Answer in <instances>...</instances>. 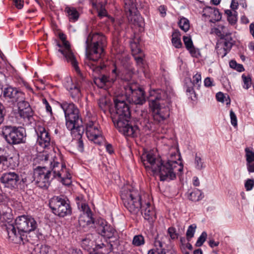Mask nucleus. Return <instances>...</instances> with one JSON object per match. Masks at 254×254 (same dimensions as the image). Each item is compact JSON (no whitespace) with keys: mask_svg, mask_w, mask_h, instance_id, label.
Instances as JSON below:
<instances>
[{"mask_svg":"<svg viewBox=\"0 0 254 254\" xmlns=\"http://www.w3.org/2000/svg\"><path fill=\"white\" fill-rule=\"evenodd\" d=\"M180 159V154L176 152L170 154L166 162L150 152L143 154L141 157V161L146 171L153 176H159L161 181L173 180L176 178V171H183L181 163L179 164L177 161Z\"/></svg>","mask_w":254,"mask_h":254,"instance_id":"f257e3e1","label":"nucleus"},{"mask_svg":"<svg viewBox=\"0 0 254 254\" xmlns=\"http://www.w3.org/2000/svg\"><path fill=\"white\" fill-rule=\"evenodd\" d=\"M173 96L174 93L170 88L166 91L157 89L150 92L149 105L156 123H162L169 117L170 106Z\"/></svg>","mask_w":254,"mask_h":254,"instance_id":"f03ea898","label":"nucleus"},{"mask_svg":"<svg viewBox=\"0 0 254 254\" xmlns=\"http://www.w3.org/2000/svg\"><path fill=\"white\" fill-rule=\"evenodd\" d=\"M114 104L115 113L112 116V121L115 126L124 135L135 136L136 128L130 124V111L128 104L120 96L115 98Z\"/></svg>","mask_w":254,"mask_h":254,"instance_id":"7ed1b4c3","label":"nucleus"},{"mask_svg":"<svg viewBox=\"0 0 254 254\" xmlns=\"http://www.w3.org/2000/svg\"><path fill=\"white\" fill-rule=\"evenodd\" d=\"M4 226L9 238L20 242L26 240L27 234L36 229L38 224L32 216L22 215L15 219L14 224L7 223Z\"/></svg>","mask_w":254,"mask_h":254,"instance_id":"20e7f679","label":"nucleus"},{"mask_svg":"<svg viewBox=\"0 0 254 254\" xmlns=\"http://www.w3.org/2000/svg\"><path fill=\"white\" fill-rule=\"evenodd\" d=\"M64 112L66 120V126L71 132H77L79 134L84 133L85 127L79 115L77 107L72 102L63 101L60 103Z\"/></svg>","mask_w":254,"mask_h":254,"instance_id":"39448f33","label":"nucleus"},{"mask_svg":"<svg viewBox=\"0 0 254 254\" xmlns=\"http://www.w3.org/2000/svg\"><path fill=\"white\" fill-rule=\"evenodd\" d=\"M86 56L84 65L91 69L93 72L98 73L105 65L98 64V61L104 55V48L90 43H86Z\"/></svg>","mask_w":254,"mask_h":254,"instance_id":"423d86ee","label":"nucleus"},{"mask_svg":"<svg viewBox=\"0 0 254 254\" xmlns=\"http://www.w3.org/2000/svg\"><path fill=\"white\" fill-rule=\"evenodd\" d=\"M121 197L124 206L130 213L137 215L140 211L143 202L141 194L137 190L123 189Z\"/></svg>","mask_w":254,"mask_h":254,"instance_id":"0eeeda50","label":"nucleus"},{"mask_svg":"<svg viewBox=\"0 0 254 254\" xmlns=\"http://www.w3.org/2000/svg\"><path fill=\"white\" fill-rule=\"evenodd\" d=\"M49 206L53 213L61 217L71 214V207L69 200L63 195L55 196L49 202Z\"/></svg>","mask_w":254,"mask_h":254,"instance_id":"6e6552de","label":"nucleus"},{"mask_svg":"<svg viewBox=\"0 0 254 254\" xmlns=\"http://www.w3.org/2000/svg\"><path fill=\"white\" fill-rule=\"evenodd\" d=\"M2 134L7 143L16 145L23 143L25 130L22 127L5 126L2 127Z\"/></svg>","mask_w":254,"mask_h":254,"instance_id":"1a4fd4ad","label":"nucleus"},{"mask_svg":"<svg viewBox=\"0 0 254 254\" xmlns=\"http://www.w3.org/2000/svg\"><path fill=\"white\" fill-rule=\"evenodd\" d=\"M126 98L128 101L135 105H141L146 101L144 91L135 83L127 82L124 85Z\"/></svg>","mask_w":254,"mask_h":254,"instance_id":"9d476101","label":"nucleus"},{"mask_svg":"<svg viewBox=\"0 0 254 254\" xmlns=\"http://www.w3.org/2000/svg\"><path fill=\"white\" fill-rule=\"evenodd\" d=\"M34 181L36 185L41 188L47 189L54 178L50 170L46 167L38 166L34 171Z\"/></svg>","mask_w":254,"mask_h":254,"instance_id":"9b49d317","label":"nucleus"},{"mask_svg":"<svg viewBox=\"0 0 254 254\" xmlns=\"http://www.w3.org/2000/svg\"><path fill=\"white\" fill-rule=\"evenodd\" d=\"M95 228L97 233L102 236L108 239L118 238L116 230L105 220L99 219L96 221Z\"/></svg>","mask_w":254,"mask_h":254,"instance_id":"f8f14e48","label":"nucleus"},{"mask_svg":"<svg viewBox=\"0 0 254 254\" xmlns=\"http://www.w3.org/2000/svg\"><path fill=\"white\" fill-rule=\"evenodd\" d=\"M0 182L4 187L11 190L16 189L20 183V177L18 174L14 172H6L0 177Z\"/></svg>","mask_w":254,"mask_h":254,"instance_id":"ddd939ff","label":"nucleus"},{"mask_svg":"<svg viewBox=\"0 0 254 254\" xmlns=\"http://www.w3.org/2000/svg\"><path fill=\"white\" fill-rule=\"evenodd\" d=\"M59 38L62 41L63 44H61L57 42V46L59 48L58 51L61 53L67 61L75 58L71 50L69 42L66 40L65 35L63 33H60Z\"/></svg>","mask_w":254,"mask_h":254,"instance_id":"4468645a","label":"nucleus"},{"mask_svg":"<svg viewBox=\"0 0 254 254\" xmlns=\"http://www.w3.org/2000/svg\"><path fill=\"white\" fill-rule=\"evenodd\" d=\"M37 135L36 143L43 148H46L50 144L51 137L46 128L41 126H38L35 128Z\"/></svg>","mask_w":254,"mask_h":254,"instance_id":"2eb2a0df","label":"nucleus"},{"mask_svg":"<svg viewBox=\"0 0 254 254\" xmlns=\"http://www.w3.org/2000/svg\"><path fill=\"white\" fill-rule=\"evenodd\" d=\"M3 96L5 98L9 99L12 102H16L18 99H22L24 93L17 88L11 86L4 87L2 90Z\"/></svg>","mask_w":254,"mask_h":254,"instance_id":"dca6fc26","label":"nucleus"},{"mask_svg":"<svg viewBox=\"0 0 254 254\" xmlns=\"http://www.w3.org/2000/svg\"><path fill=\"white\" fill-rule=\"evenodd\" d=\"M86 134L89 140L95 141L101 135L99 125L92 121L87 123L86 126Z\"/></svg>","mask_w":254,"mask_h":254,"instance_id":"f3484780","label":"nucleus"},{"mask_svg":"<svg viewBox=\"0 0 254 254\" xmlns=\"http://www.w3.org/2000/svg\"><path fill=\"white\" fill-rule=\"evenodd\" d=\"M67 62L71 63L77 73L76 80L73 84L78 86L82 89H85L86 88L85 85L87 83V80L80 71L75 58Z\"/></svg>","mask_w":254,"mask_h":254,"instance_id":"a211bd4d","label":"nucleus"},{"mask_svg":"<svg viewBox=\"0 0 254 254\" xmlns=\"http://www.w3.org/2000/svg\"><path fill=\"white\" fill-rule=\"evenodd\" d=\"M119 240L116 238V240L110 241L109 242H106V243H101L96 245L95 250H102L100 253L103 254H108L113 251L114 249H117L119 246Z\"/></svg>","mask_w":254,"mask_h":254,"instance_id":"6ab92c4d","label":"nucleus"},{"mask_svg":"<svg viewBox=\"0 0 254 254\" xmlns=\"http://www.w3.org/2000/svg\"><path fill=\"white\" fill-rule=\"evenodd\" d=\"M50 173L53 178H61L63 176L64 171H66L65 164L61 165L60 163L55 160L50 162Z\"/></svg>","mask_w":254,"mask_h":254,"instance_id":"aec40b11","label":"nucleus"},{"mask_svg":"<svg viewBox=\"0 0 254 254\" xmlns=\"http://www.w3.org/2000/svg\"><path fill=\"white\" fill-rule=\"evenodd\" d=\"M12 215L11 214V209L7 206L3 204L0 205V221L3 223L1 227L4 230L5 228L4 224L9 223V220L12 219Z\"/></svg>","mask_w":254,"mask_h":254,"instance_id":"412c9836","label":"nucleus"},{"mask_svg":"<svg viewBox=\"0 0 254 254\" xmlns=\"http://www.w3.org/2000/svg\"><path fill=\"white\" fill-rule=\"evenodd\" d=\"M142 215L145 219L149 221H152L156 218V214L153 207L149 202L142 203V206L140 209Z\"/></svg>","mask_w":254,"mask_h":254,"instance_id":"4be33fe9","label":"nucleus"},{"mask_svg":"<svg viewBox=\"0 0 254 254\" xmlns=\"http://www.w3.org/2000/svg\"><path fill=\"white\" fill-rule=\"evenodd\" d=\"M90 43L104 48L106 44V38L104 35L99 33L90 34L87 37L86 43Z\"/></svg>","mask_w":254,"mask_h":254,"instance_id":"5701e85b","label":"nucleus"},{"mask_svg":"<svg viewBox=\"0 0 254 254\" xmlns=\"http://www.w3.org/2000/svg\"><path fill=\"white\" fill-rule=\"evenodd\" d=\"M18 114L23 120V125L28 126L33 123L35 121L33 118L34 112L32 108H27L25 110L18 112Z\"/></svg>","mask_w":254,"mask_h":254,"instance_id":"b1692460","label":"nucleus"},{"mask_svg":"<svg viewBox=\"0 0 254 254\" xmlns=\"http://www.w3.org/2000/svg\"><path fill=\"white\" fill-rule=\"evenodd\" d=\"M92 214H83L79 218L78 222L80 227L88 229L94 227L96 221L91 217Z\"/></svg>","mask_w":254,"mask_h":254,"instance_id":"393cba45","label":"nucleus"},{"mask_svg":"<svg viewBox=\"0 0 254 254\" xmlns=\"http://www.w3.org/2000/svg\"><path fill=\"white\" fill-rule=\"evenodd\" d=\"M164 244L157 235L154 242V248L149 251L147 254H166L167 250L163 248Z\"/></svg>","mask_w":254,"mask_h":254,"instance_id":"a878e982","label":"nucleus"},{"mask_svg":"<svg viewBox=\"0 0 254 254\" xmlns=\"http://www.w3.org/2000/svg\"><path fill=\"white\" fill-rule=\"evenodd\" d=\"M65 87L69 91L70 96L73 99L79 98L80 97L81 89H82L72 83L71 79L65 83Z\"/></svg>","mask_w":254,"mask_h":254,"instance_id":"bb28decb","label":"nucleus"},{"mask_svg":"<svg viewBox=\"0 0 254 254\" xmlns=\"http://www.w3.org/2000/svg\"><path fill=\"white\" fill-rule=\"evenodd\" d=\"M219 33L220 40L218 42L222 44L224 46L227 47L228 48V49H231L232 46L235 44V41L231 36V33H225L224 32L222 33H221L220 32H219Z\"/></svg>","mask_w":254,"mask_h":254,"instance_id":"cd10ccee","label":"nucleus"},{"mask_svg":"<svg viewBox=\"0 0 254 254\" xmlns=\"http://www.w3.org/2000/svg\"><path fill=\"white\" fill-rule=\"evenodd\" d=\"M125 11L127 16L137 13L138 11L134 0H126L125 2Z\"/></svg>","mask_w":254,"mask_h":254,"instance_id":"c85d7f7f","label":"nucleus"},{"mask_svg":"<svg viewBox=\"0 0 254 254\" xmlns=\"http://www.w3.org/2000/svg\"><path fill=\"white\" fill-rule=\"evenodd\" d=\"M64 11L67 14L69 21L75 22L79 18V14L76 8L73 7L66 6Z\"/></svg>","mask_w":254,"mask_h":254,"instance_id":"c756f323","label":"nucleus"},{"mask_svg":"<svg viewBox=\"0 0 254 254\" xmlns=\"http://www.w3.org/2000/svg\"><path fill=\"white\" fill-rule=\"evenodd\" d=\"M204 197L202 192L198 190H194L192 192L188 193V198L192 201H198L201 200Z\"/></svg>","mask_w":254,"mask_h":254,"instance_id":"7c9ffc66","label":"nucleus"},{"mask_svg":"<svg viewBox=\"0 0 254 254\" xmlns=\"http://www.w3.org/2000/svg\"><path fill=\"white\" fill-rule=\"evenodd\" d=\"M127 16V17L128 20L130 21L134 25H136L139 27L142 26L143 24V19L142 17L138 14V12Z\"/></svg>","mask_w":254,"mask_h":254,"instance_id":"2f4dec72","label":"nucleus"},{"mask_svg":"<svg viewBox=\"0 0 254 254\" xmlns=\"http://www.w3.org/2000/svg\"><path fill=\"white\" fill-rule=\"evenodd\" d=\"M227 47L224 46L222 44L218 42L216 44V50L218 56L222 58H224L231 49H228Z\"/></svg>","mask_w":254,"mask_h":254,"instance_id":"473e14b6","label":"nucleus"},{"mask_svg":"<svg viewBox=\"0 0 254 254\" xmlns=\"http://www.w3.org/2000/svg\"><path fill=\"white\" fill-rule=\"evenodd\" d=\"M90 237L91 236L87 235L85 238L82 239L81 243V247L87 251L90 250L94 246V242Z\"/></svg>","mask_w":254,"mask_h":254,"instance_id":"72a5a7b5","label":"nucleus"},{"mask_svg":"<svg viewBox=\"0 0 254 254\" xmlns=\"http://www.w3.org/2000/svg\"><path fill=\"white\" fill-rule=\"evenodd\" d=\"M181 35L178 31H175L172 34V43L176 48H181L182 43L181 40Z\"/></svg>","mask_w":254,"mask_h":254,"instance_id":"f704fd0d","label":"nucleus"},{"mask_svg":"<svg viewBox=\"0 0 254 254\" xmlns=\"http://www.w3.org/2000/svg\"><path fill=\"white\" fill-rule=\"evenodd\" d=\"M50 248L46 245H37L32 252V254H50Z\"/></svg>","mask_w":254,"mask_h":254,"instance_id":"c9c22d12","label":"nucleus"},{"mask_svg":"<svg viewBox=\"0 0 254 254\" xmlns=\"http://www.w3.org/2000/svg\"><path fill=\"white\" fill-rule=\"evenodd\" d=\"M130 48L131 49L132 54L133 57L143 55L142 50L139 47V44L135 41V40H132V41L130 42Z\"/></svg>","mask_w":254,"mask_h":254,"instance_id":"e433bc0d","label":"nucleus"},{"mask_svg":"<svg viewBox=\"0 0 254 254\" xmlns=\"http://www.w3.org/2000/svg\"><path fill=\"white\" fill-rule=\"evenodd\" d=\"M15 103H17V104L18 109V112L25 110L27 109V108H31L29 102L25 101L24 93L23 94L22 99L21 100H19L18 99L17 100H16Z\"/></svg>","mask_w":254,"mask_h":254,"instance_id":"4c0bfd02","label":"nucleus"},{"mask_svg":"<svg viewBox=\"0 0 254 254\" xmlns=\"http://www.w3.org/2000/svg\"><path fill=\"white\" fill-rule=\"evenodd\" d=\"M227 16V20L231 25L235 24L237 21V12L235 10L227 9L225 11Z\"/></svg>","mask_w":254,"mask_h":254,"instance_id":"58836bf2","label":"nucleus"},{"mask_svg":"<svg viewBox=\"0 0 254 254\" xmlns=\"http://www.w3.org/2000/svg\"><path fill=\"white\" fill-rule=\"evenodd\" d=\"M109 81V77L105 75L101 77H95L94 82L99 87L102 88L107 82Z\"/></svg>","mask_w":254,"mask_h":254,"instance_id":"ea45409f","label":"nucleus"},{"mask_svg":"<svg viewBox=\"0 0 254 254\" xmlns=\"http://www.w3.org/2000/svg\"><path fill=\"white\" fill-rule=\"evenodd\" d=\"M145 243L144 237L142 235H135L132 239V244L135 247H139Z\"/></svg>","mask_w":254,"mask_h":254,"instance_id":"a19ab883","label":"nucleus"},{"mask_svg":"<svg viewBox=\"0 0 254 254\" xmlns=\"http://www.w3.org/2000/svg\"><path fill=\"white\" fill-rule=\"evenodd\" d=\"M73 134L76 133L77 134L75 135V137H76L77 139V146L78 150L81 152H82L84 151V143L83 142V140L82 139V135L83 133H82L81 134H79L78 132H72Z\"/></svg>","mask_w":254,"mask_h":254,"instance_id":"79ce46f5","label":"nucleus"},{"mask_svg":"<svg viewBox=\"0 0 254 254\" xmlns=\"http://www.w3.org/2000/svg\"><path fill=\"white\" fill-rule=\"evenodd\" d=\"M196 228V226L195 224L191 225L189 227L186 233L187 239L188 241H190L194 236Z\"/></svg>","mask_w":254,"mask_h":254,"instance_id":"37998d69","label":"nucleus"},{"mask_svg":"<svg viewBox=\"0 0 254 254\" xmlns=\"http://www.w3.org/2000/svg\"><path fill=\"white\" fill-rule=\"evenodd\" d=\"M179 25L181 29L186 32L188 31L190 28L189 21L185 18H181L179 22Z\"/></svg>","mask_w":254,"mask_h":254,"instance_id":"c03bdc74","label":"nucleus"},{"mask_svg":"<svg viewBox=\"0 0 254 254\" xmlns=\"http://www.w3.org/2000/svg\"><path fill=\"white\" fill-rule=\"evenodd\" d=\"M247 163L254 161V151L250 148L247 147L245 149Z\"/></svg>","mask_w":254,"mask_h":254,"instance_id":"a18cd8bd","label":"nucleus"},{"mask_svg":"<svg viewBox=\"0 0 254 254\" xmlns=\"http://www.w3.org/2000/svg\"><path fill=\"white\" fill-rule=\"evenodd\" d=\"M242 78L243 81L244 85L243 88L246 89H248L252 85V79L250 76H246L243 74L242 76Z\"/></svg>","mask_w":254,"mask_h":254,"instance_id":"49530a36","label":"nucleus"},{"mask_svg":"<svg viewBox=\"0 0 254 254\" xmlns=\"http://www.w3.org/2000/svg\"><path fill=\"white\" fill-rule=\"evenodd\" d=\"M230 67L236 69L239 72L244 71L245 69L242 64H238L234 60H231L229 63Z\"/></svg>","mask_w":254,"mask_h":254,"instance_id":"de8ad7c7","label":"nucleus"},{"mask_svg":"<svg viewBox=\"0 0 254 254\" xmlns=\"http://www.w3.org/2000/svg\"><path fill=\"white\" fill-rule=\"evenodd\" d=\"M208 9L213 12V17H211L212 19L210 20V21H212V19L217 21L221 19V14L217 8H208Z\"/></svg>","mask_w":254,"mask_h":254,"instance_id":"09e8293b","label":"nucleus"},{"mask_svg":"<svg viewBox=\"0 0 254 254\" xmlns=\"http://www.w3.org/2000/svg\"><path fill=\"white\" fill-rule=\"evenodd\" d=\"M195 168L198 170H202L205 167L204 165V163L202 160V159L198 156L196 154L195 157V161H194Z\"/></svg>","mask_w":254,"mask_h":254,"instance_id":"8fccbe9b","label":"nucleus"},{"mask_svg":"<svg viewBox=\"0 0 254 254\" xmlns=\"http://www.w3.org/2000/svg\"><path fill=\"white\" fill-rule=\"evenodd\" d=\"M207 236V234L206 232H203L201 235L199 236V237L198 238L196 243H195V246L196 247H200L201 246L204 242L205 241L206 238Z\"/></svg>","mask_w":254,"mask_h":254,"instance_id":"3c124183","label":"nucleus"},{"mask_svg":"<svg viewBox=\"0 0 254 254\" xmlns=\"http://www.w3.org/2000/svg\"><path fill=\"white\" fill-rule=\"evenodd\" d=\"M8 160L6 156L3 155L0 156V167L2 169L5 170L8 168Z\"/></svg>","mask_w":254,"mask_h":254,"instance_id":"603ef678","label":"nucleus"},{"mask_svg":"<svg viewBox=\"0 0 254 254\" xmlns=\"http://www.w3.org/2000/svg\"><path fill=\"white\" fill-rule=\"evenodd\" d=\"M168 233L172 240L177 239L178 238V234L176 232V229L171 227L168 228Z\"/></svg>","mask_w":254,"mask_h":254,"instance_id":"864d4df0","label":"nucleus"},{"mask_svg":"<svg viewBox=\"0 0 254 254\" xmlns=\"http://www.w3.org/2000/svg\"><path fill=\"white\" fill-rule=\"evenodd\" d=\"M183 41H184V44L185 45V46H186V48H187V49H189L190 48H191V47L192 46H193L192 41L190 37L185 36H184L183 37Z\"/></svg>","mask_w":254,"mask_h":254,"instance_id":"5fc2aeb1","label":"nucleus"},{"mask_svg":"<svg viewBox=\"0 0 254 254\" xmlns=\"http://www.w3.org/2000/svg\"><path fill=\"white\" fill-rule=\"evenodd\" d=\"M193 84L195 86H197L198 87L200 86V84L201 83V74L200 73H196L195 74L193 77Z\"/></svg>","mask_w":254,"mask_h":254,"instance_id":"6e6d98bb","label":"nucleus"},{"mask_svg":"<svg viewBox=\"0 0 254 254\" xmlns=\"http://www.w3.org/2000/svg\"><path fill=\"white\" fill-rule=\"evenodd\" d=\"M5 115V108L4 105L0 103V125L4 121Z\"/></svg>","mask_w":254,"mask_h":254,"instance_id":"4d7b16f0","label":"nucleus"},{"mask_svg":"<svg viewBox=\"0 0 254 254\" xmlns=\"http://www.w3.org/2000/svg\"><path fill=\"white\" fill-rule=\"evenodd\" d=\"M231 123L234 127L237 126V119L235 113L231 110L230 112Z\"/></svg>","mask_w":254,"mask_h":254,"instance_id":"13d9d810","label":"nucleus"},{"mask_svg":"<svg viewBox=\"0 0 254 254\" xmlns=\"http://www.w3.org/2000/svg\"><path fill=\"white\" fill-rule=\"evenodd\" d=\"M143 56L144 55H139L138 56H135V57H134V59L135 60L137 64L140 67H143L144 66V64L143 60Z\"/></svg>","mask_w":254,"mask_h":254,"instance_id":"bf43d9fd","label":"nucleus"},{"mask_svg":"<svg viewBox=\"0 0 254 254\" xmlns=\"http://www.w3.org/2000/svg\"><path fill=\"white\" fill-rule=\"evenodd\" d=\"M254 186V180L253 179H248L245 183V187L247 191L251 190Z\"/></svg>","mask_w":254,"mask_h":254,"instance_id":"052dcab7","label":"nucleus"},{"mask_svg":"<svg viewBox=\"0 0 254 254\" xmlns=\"http://www.w3.org/2000/svg\"><path fill=\"white\" fill-rule=\"evenodd\" d=\"M58 180L61 181L63 185L69 186L71 184V179L69 178H65L64 176H62L61 178H58Z\"/></svg>","mask_w":254,"mask_h":254,"instance_id":"680f3d73","label":"nucleus"},{"mask_svg":"<svg viewBox=\"0 0 254 254\" xmlns=\"http://www.w3.org/2000/svg\"><path fill=\"white\" fill-rule=\"evenodd\" d=\"M81 208L82 210L84 212L83 214H92L91 211L88 205L85 203H81Z\"/></svg>","mask_w":254,"mask_h":254,"instance_id":"e2e57ef3","label":"nucleus"},{"mask_svg":"<svg viewBox=\"0 0 254 254\" xmlns=\"http://www.w3.org/2000/svg\"><path fill=\"white\" fill-rule=\"evenodd\" d=\"M208 8H215L211 7H206L205 8H204V9L203 10V16H209V17H213V16H212L213 12L210 10L207 9Z\"/></svg>","mask_w":254,"mask_h":254,"instance_id":"0e129e2a","label":"nucleus"},{"mask_svg":"<svg viewBox=\"0 0 254 254\" xmlns=\"http://www.w3.org/2000/svg\"><path fill=\"white\" fill-rule=\"evenodd\" d=\"M204 84L205 86L207 87H210L214 85L213 84V80L209 77H206L204 79Z\"/></svg>","mask_w":254,"mask_h":254,"instance_id":"69168bd1","label":"nucleus"},{"mask_svg":"<svg viewBox=\"0 0 254 254\" xmlns=\"http://www.w3.org/2000/svg\"><path fill=\"white\" fill-rule=\"evenodd\" d=\"M112 74L113 77L112 80L114 81L117 77L119 76L120 71L118 69L116 66H115L114 68L112 70Z\"/></svg>","mask_w":254,"mask_h":254,"instance_id":"338daca9","label":"nucleus"},{"mask_svg":"<svg viewBox=\"0 0 254 254\" xmlns=\"http://www.w3.org/2000/svg\"><path fill=\"white\" fill-rule=\"evenodd\" d=\"M216 98L218 101L224 103L225 102L224 98L225 96L224 94L221 92L217 93L216 95Z\"/></svg>","mask_w":254,"mask_h":254,"instance_id":"774afa93","label":"nucleus"}]
</instances>
